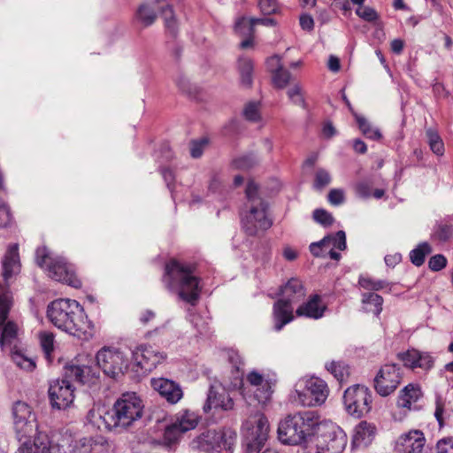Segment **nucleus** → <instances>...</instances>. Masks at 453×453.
Instances as JSON below:
<instances>
[{
  "instance_id": "obj_22",
  "label": "nucleus",
  "mask_w": 453,
  "mask_h": 453,
  "mask_svg": "<svg viewBox=\"0 0 453 453\" xmlns=\"http://www.w3.org/2000/svg\"><path fill=\"white\" fill-rule=\"evenodd\" d=\"M247 381L255 388L254 398L259 403H265L270 400L273 394V383L270 380H265L257 371H252L248 373Z\"/></svg>"
},
{
  "instance_id": "obj_49",
  "label": "nucleus",
  "mask_w": 453,
  "mask_h": 453,
  "mask_svg": "<svg viewBox=\"0 0 453 453\" xmlns=\"http://www.w3.org/2000/svg\"><path fill=\"white\" fill-rule=\"evenodd\" d=\"M356 14L362 19L367 22H373L379 19V14L375 11V9L367 6V5H360L356 10Z\"/></svg>"
},
{
  "instance_id": "obj_8",
  "label": "nucleus",
  "mask_w": 453,
  "mask_h": 453,
  "mask_svg": "<svg viewBox=\"0 0 453 453\" xmlns=\"http://www.w3.org/2000/svg\"><path fill=\"white\" fill-rule=\"evenodd\" d=\"M35 260L52 280L75 288L81 287V282L75 275L73 265L68 264L63 257L53 255L45 247H42L36 250Z\"/></svg>"
},
{
  "instance_id": "obj_21",
  "label": "nucleus",
  "mask_w": 453,
  "mask_h": 453,
  "mask_svg": "<svg viewBox=\"0 0 453 453\" xmlns=\"http://www.w3.org/2000/svg\"><path fill=\"white\" fill-rule=\"evenodd\" d=\"M152 388L170 403H178L183 396L180 386L175 381L166 378H152Z\"/></svg>"
},
{
  "instance_id": "obj_57",
  "label": "nucleus",
  "mask_w": 453,
  "mask_h": 453,
  "mask_svg": "<svg viewBox=\"0 0 453 453\" xmlns=\"http://www.w3.org/2000/svg\"><path fill=\"white\" fill-rule=\"evenodd\" d=\"M446 265L447 259L441 254L433 256L428 261V267L434 272L441 271L445 268Z\"/></svg>"
},
{
  "instance_id": "obj_41",
  "label": "nucleus",
  "mask_w": 453,
  "mask_h": 453,
  "mask_svg": "<svg viewBox=\"0 0 453 453\" xmlns=\"http://www.w3.org/2000/svg\"><path fill=\"white\" fill-rule=\"evenodd\" d=\"M11 354L12 361L19 368L26 371H33L35 367V363L31 358L24 356L23 353L19 349V347L13 350H8Z\"/></svg>"
},
{
  "instance_id": "obj_17",
  "label": "nucleus",
  "mask_w": 453,
  "mask_h": 453,
  "mask_svg": "<svg viewBox=\"0 0 453 453\" xmlns=\"http://www.w3.org/2000/svg\"><path fill=\"white\" fill-rule=\"evenodd\" d=\"M134 365L142 372H149L155 369L165 358L166 354L150 345H140L133 352Z\"/></svg>"
},
{
  "instance_id": "obj_13",
  "label": "nucleus",
  "mask_w": 453,
  "mask_h": 453,
  "mask_svg": "<svg viewBox=\"0 0 453 453\" xmlns=\"http://www.w3.org/2000/svg\"><path fill=\"white\" fill-rule=\"evenodd\" d=\"M12 425L19 441L29 439L37 432L36 415L31 406L22 401H17L12 406Z\"/></svg>"
},
{
  "instance_id": "obj_26",
  "label": "nucleus",
  "mask_w": 453,
  "mask_h": 453,
  "mask_svg": "<svg viewBox=\"0 0 453 453\" xmlns=\"http://www.w3.org/2000/svg\"><path fill=\"white\" fill-rule=\"evenodd\" d=\"M293 305L279 299L273 304V316L274 321V330L279 332L284 326L290 323L294 319Z\"/></svg>"
},
{
  "instance_id": "obj_46",
  "label": "nucleus",
  "mask_w": 453,
  "mask_h": 453,
  "mask_svg": "<svg viewBox=\"0 0 453 453\" xmlns=\"http://www.w3.org/2000/svg\"><path fill=\"white\" fill-rule=\"evenodd\" d=\"M418 355V350L416 349H411L403 352H399L397 354V358L403 362L405 367H408L411 370L417 368V357Z\"/></svg>"
},
{
  "instance_id": "obj_27",
  "label": "nucleus",
  "mask_w": 453,
  "mask_h": 453,
  "mask_svg": "<svg viewBox=\"0 0 453 453\" xmlns=\"http://www.w3.org/2000/svg\"><path fill=\"white\" fill-rule=\"evenodd\" d=\"M325 311L326 306L321 303L320 296L319 295H313L307 302L298 306L296 313L298 317L319 319L323 317Z\"/></svg>"
},
{
  "instance_id": "obj_45",
  "label": "nucleus",
  "mask_w": 453,
  "mask_h": 453,
  "mask_svg": "<svg viewBox=\"0 0 453 453\" xmlns=\"http://www.w3.org/2000/svg\"><path fill=\"white\" fill-rule=\"evenodd\" d=\"M12 305V293L8 290H4L0 293V326L4 325L5 322Z\"/></svg>"
},
{
  "instance_id": "obj_31",
  "label": "nucleus",
  "mask_w": 453,
  "mask_h": 453,
  "mask_svg": "<svg viewBox=\"0 0 453 453\" xmlns=\"http://www.w3.org/2000/svg\"><path fill=\"white\" fill-rule=\"evenodd\" d=\"M47 434L37 433L34 442L31 443L28 439L20 445L16 453H49L47 450Z\"/></svg>"
},
{
  "instance_id": "obj_16",
  "label": "nucleus",
  "mask_w": 453,
  "mask_h": 453,
  "mask_svg": "<svg viewBox=\"0 0 453 453\" xmlns=\"http://www.w3.org/2000/svg\"><path fill=\"white\" fill-rule=\"evenodd\" d=\"M324 432L317 442L318 453L326 450L329 453H342L347 445V435L334 424L324 425Z\"/></svg>"
},
{
  "instance_id": "obj_62",
  "label": "nucleus",
  "mask_w": 453,
  "mask_h": 453,
  "mask_svg": "<svg viewBox=\"0 0 453 453\" xmlns=\"http://www.w3.org/2000/svg\"><path fill=\"white\" fill-rule=\"evenodd\" d=\"M328 202L333 205H340L344 202V192L340 188H333L327 196Z\"/></svg>"
},
{
  "instance_id": "obj_11",
  "label": "nucleus",
  "mask_w": 453,
  "mask_h": 453,
  "mask_svg": "<svg viewBox=\"0 0 453 453\" xmlns=\"http://www.w3.org/2000/svg\"><path fill=\"white\" fill-rule=\"evenodd\" d=\"M157 11L162 14L166 30L172 35H175L178 28L177 21L172 5L165 0H151L150 3L142 4L136 12V18L144 27L150 26L156 20Z\"/></svg>"
},
{
  "instance_id": "obj_6",
  "label": "nucleus",
  "mask_w": 453,
  "mask_h": 453,
  "mask_svg": "<svg viewBox=\"0 0 453 453\" xmlns=\"http://www.w3.org/2000/svg\"><path fill=\"white\" fill-rule=\"evenodd\" d=\"M247 211L242 217V226L249 235H256L259 230H267L273 225L267 215L268 204L258 196V187L250 181L246 187Z\"/></svg>"
},
{
  "instance_id": "obj_24",
  "label": "nucleus",
  "mask_w": 453,
  "mask_h": 453,
  "mask_svg": "<svg viewBox=\"0 0 453 453\" xmlns=\"http://www.w3.org/2000/svg\"><path fill=\"white\" fill-rule=\"evenodd\" d=\"M3 277L7 283L20 272V261L18 244L9 246L2 260Z\"/></svg>"
},
{
  "instance_id": "obj_39",
  "label": "nucleus",
  "mask_w": 453,
  "mask_h": 453,
  "mask_svg": "<svg viewBox=\"0 0 453 453\" xmlns=\"http://www.w3.org/2000/svg\"><path fill=\"white\" fill-rule=\"evenodd\" d=\"M254 27L255 23L253 22V18L242 16L236 19L234 31L242 36H253Z\"/></svg>"
},
{
  "instance_id": "obj_53",
  "label": "nucleus",
  "mask_w": 453,
  "mask_h": 453,
  "mask_svg": "<svg viewBox=\"0 0 453 453\" xmlns=\"http://www.w3.org/2000/svg\"><path fill=\"white\" fill-rule=\"evenodd\" d=\"M243 115L249 121L257 122L260 119L259 103L250 102L243 110Z\"/></svg>"
},
{
  "instance_id": "obj_61",
  "label": "nucleus",
  "mask_w": 453,
  "mask_h": 453,
  "mask_svg": "<svg viewBox=\"0 0 453 453\" xmlns=\"http://www.w3.org/2000/svg\"><path fill=\"white\" fill-rule=\"evenodd\" d=\"M12 222L10 208L4 203H0V227H6Z\"/></svg>"
},
{
  "instance_id": "obj_23",
  "label": "nucleus",
  "mask_w": 453,
  "mask_h": 453,
  "mask_svg": "<svg viewBox=\"0 0 453 453\" xmlns=\"http://www.w3.org/2000/svg\"><path fill=\"white\" fill-rule=\"evenodd\" d=\"M423 397V392L418 384L410 383L400 390L397 397V406L406 411L417 410V403Z\"/></svg>"
},
{
  "instance_id": "obj_3",
  "label": "nucleus",
  "mask_w": 453,
  "mask_h": 453,
  "mask_svg": "<svg viewBox=\"0 0 453 453\" xmlns=\"http://www.w3.org/2000/svg\"><path fill=\"white\" fill-rule=\"evenodd\" d=\"M321 418L315 411H303L285 417L278 426L279 440L288 445L308 447L317 434Z\"/></svg>"
},
{
  "instance_id": "obj_59",
  "label": "nucleus",
  "mask_w": 453,
  "mask_h": 453,
  "mask_svg": "<svg viewBox=\"0 0 453 453\" xmlns=\"http://www.w3.org/2000/svg\"><path fill=\"white\" fill-rule=\"evenodd\" d=\"M327 238H323L319 242H312L310 244V251L314 257H325L323 254L324 251H326V242H327Z\"/></svg>"
},
{
  "instance_id": "obj_20",
  "label": "nucleus",
  "mask_w": 453,
  "mask_h": 453,
  "mask_svg": "<svg viewBox=\"0 0 453 453\" xmlns=\"http://www.w3.org/2000/svg\"><path fill=\"white\" fill-rule=\"evenodd\" d=\"M234 400L220 385H211L203 409L204 412H209L212 408L231 411L234 409Z\"/></svg>"
},
{
  "instance_id": "obj_55",
  "label": "nucleus",
  "mask_w": 453,
  "mask_h": 453,
  "mask_svg": "<svg viewBox=\"0 0 453 453\" xmlns=\"http://www.w3.org/2000/svg\"><path fill=\"white\" fill-rule=\"evenodd\" d=\"M313 219L316 222L324 226H331L334 223V218L332 214L324 209H316L313 211Z\"/></svg>"
},
{
  "instance_id": "obj_60",
  "label": "nucleus",
  "mask_w": 453,
  "mask_h": 453,
  "mask_svg": "<svg viewBox=\"0 0 453 453\" xmlns=\"http://www.w3.org/2000/svg\"><path fill=\"white\" fill-rule=\"evenodd\" d=\"M207 143L208 142L206 139L192 142L190 146V155L192 156V157H200L203 155V150Z\"/></svg>"
},
{
  "instance_id": "obj_36",
  "label": "nucleus",
  "mask_w": 453,
  "mask_h": 453,
  "mask_svg": "<svg viewBox=\"0 0 453 453\" xmlns=\"http://www.w3.org/2000/svg\"><path fill=\"white\" fill-rule=\"evenodd\" d=\"M430 150L437 156H442L445 151L444 143L438 132L434 128L426 130Z\"/></svg>"
},
{
  "instance_id": "obj_19",
  "label": "nucleus",
  "mask_w": 453,
  "mask_h": 453,
  "mask_svg": "<svg viewBox=\"0 0 453 453\" xmlns=\"http://www.w3.org/2000/svg\"><path fill=\"white\" fill-rule=\"evenodd\" d=\"M426 438L419 430L403 434L396 441L395 449L397 453H429L425 449Z\"/></svg>"
},
{
  "instance_id": "obj_9",
  "label": "nucleus",
  "mask_w": 453,
  "mask_h": 453,
  "mask_svg": "<svg viewBox=\"0 0 453 453\" xmlns=\"http://www.w3.org/2000/svg\"><path fill=\"white\" fill-rule=\"evenodd\" d=\"M237 434L232 428L206 430L193 439L191 446L206 453H232Z\"/></svg>"
},
{
  "instance_id": "obj_35",
  "label": "nucleus",
  "mask_w": 453,
  "mask_h": 453,
  "mask_svg": "<svg viewBox=\"0 0 453 453\" xmlns=\"http://www.w3.org/2000/svg\"><path fill=\"white\" fill-rule=\"evenodd\" d=\"M238 69L241 75V82L246 87L252 83L253 62L248 58H240L238 60Z\"/></svg>"
},
{
  "instance_id": "obj_30",
  "label": "nucleus",
  "mask_w": 453,
  "mask_h": 453,
  "mask_svg": "<svg viewBox=\"0 0 453 453\" xmlns=\"http://www.w3.org/2000/svg\"><path fill=\"white\" fill-rule=\"evenodd\" d=\"M172 422L185 434L196 427L199 422V416L193 411L185 410L179 411Z\"/></svg>"
},
{
  "instance_id": "obj_7",
  "label": "nucleus",
  "mask_w": 453,
  "mask_h": 453,
  "mask_svg": "<svg viewBox=\"0 0 453 453\" xmlns=\"http://www.w3.org/2000/svg\"><path fill=\"white\" fill-rule=\"evenodd\" d=\"M47 450L49 453H102L96 447H104L106 441L103 437L96 439L83 438L77 441L72 433L65 430L51 433L47 435Z\"/></svg>"
},
{
  "instance_id": "obj_52",
  "label": "nucleus",
  "mask_w": 453,
  "mask_h": 453,
  "mask_svg": "<svg viewBox=\"0 0 453 453\" xmlns=\"http://www.w3.org/2000/svg\"><path fill=\"white\" fill-rule=\"evenodd\" d=\"M417 368H420L426 372L431 370L434 365V357L428 352H422L418 350L417 357Z\"/></svg>"
},
{
  "instance_id": "obj_2",
  "label": "nucleus",
  "mask_w": 453,
  "mask_h": 453,
  "mask_svg": "<svg viewBox=\"0 0 453 453\" xmlns=\"http://www.w3.org/2000/svg\"><path fill=\"white\" fill-rule=\"evenodd\" d=\"M99 377L97 368L73 362L65 366V378L53 380L49 387V398L53 409L65 410L74 400V387L71 380L81 384H93Z\"/></svg>"
},
{
  "instance_id": "obj_15",
  "label": "nucleus",
  "mask_w": 453,
  "mask_h": 453,
  "mask_svg": "<svg viewBox=\"0 0 453 453\" xmlns=\"http://www.w3.org/2000/svg\"><path fill=\"white\" fill-rule=\"evenodd\" d=\"M403 380V370L395 363L385 364L374 377V389L381 396L391 395Z\"/></svg>"
},
{
  "instance_id": "obj_28",
  "label": "nucleus",
  "mask_w": 453,
  "mask_h": 453,
  "mask_svg": "<svg viewBox=\"0 0 453 453\" xmlns=\"http://www.w3.org/2000/svg\"><path fill=\"white\" fill-rule=\"evenodd\" d=\"M375 426L366 421H361L354 429L352 445L356 448L368 446L374 438Z\"/></svg>"
},
{
  "instance_id": "obj_1",
  "label": "nucleus",
  "mask_w": 453,
  "mask_h": 453,
  "mask_svg": "<svg viewBox=\"0 0 453 453\" xmlns=\"http://www.w3.org/2000/svg\"><path fill=\"white\" fill-rule=\"evenodd\" d=\"M47 317L56 327L74 337L88 340L93 335V324L75 300L60 298L52 301L48 305Z\"/></svg>"
},
{
  "instance_id": "obj_54",
  "label": "nucleus",
  "mask_w": 453,
  "mask_h": 453,
  "mask_svg": "<svg viewBox=\"0 0 453 453\" xmlns=\"http://www.w3.org/2000/svg\"><path fill=\"white\" fill-rule=\"evenodd\" d=\"M331 175L325 169H318L315 173L313 187L316 189H322L331 182Z\"/></svg>"
},
{
  "instance_id": "obj_56",
  "label": "nucleus",
  "mask_w": 453,
  "mask_h": 453,
  "mask_svg": "<svg viewBox=\"0 0 453 453\" xmlns=\"http://www.w3.org/2000/svg\"><path fill=\"white\" fill-rule=\"evenodd\" d=\"M258 7L265 15H271L278 10L277 0H258Z\"/></svg>"
},
{
  "instance_id": "obj_48",
  "label": "nucleus",
  "mask_w": 453,
  "mask_h": 453,
  "mask_svg": "<svg viewBox=\"0 0 453 453\" xmlns=\"http://www.w3.org/2000/svg\"><path fill=\"white\" fill-rule=\"evenodd\" d=\"M372 183L369 180H362L354 185L355 194L363 199L369 198L372 196Z\"/></svg>"
},
{
  "instance_id": "obj_14",
  "label": "nucleus",
  "mask_w": 453,
  "mask_h": 453,
  "mask_svg": "<svg viewBox=\"0 0 453 453\" xmlns=\"http://www.w3.org/2000/svg\"><path fill=\"white\" fill-rule=\"evenodd\" d=\"M372 396L368 388L354 385L348 388L343 395V403L347 412L355 417L361 418L372 409Z\"/></svg>"
},
{
  "instance_id": "obj_32",
  "label": "nucleus",
  "mask_w": 453,
  "mask_h": 453,
  "mask_svg": "<svg viewBox=\"0 0 453 453\" xmlns=\"http://www.w3.org/2000/svg\"><path fill=\"white\" fill-rule=\"evenodd\" d=\"M361 296L362 310L378 317L382 311V296L374 292H365Z\"/></svg>"
},
{
  "instance_id": "obj_4",
  "label": "nucleus",
  "mask_w": 453,
  "mask_h": 453,
  "mask_svg": "<svg viewBox=\"0 0 453 453\" xmlns=\"http://www.w3.org/2000/svg\"><path fill=\"white\" fill-rule=\"evenodd\" d=\"M163 281L170 291L191 305H195L200 297V279L193 274L190 265L170 261L165 265Z\"/></svg>"
},
{
  "instance_id": "obj_5",
  "label": "nucleus",
  "mask_w": 453,
  "mask_h": 453,
  "mask_svg": "<svg viewBox=\"0 0 453 453\" xmlns=\"http://www.w3.org/2000/svg\"><path fill=\"white\" fill-rule=\"evenodd\" d=\"M143 404L135 393L123 394L113 404L112 408L103 415L99 414V421H93L99 428L104 425L107 430L126 428L142 418Z\"/></svg>"
},
{
  "instance_id": "obj_37",
  "label": "nucleus",
  "mask_w": 453,
  "mask_h": 453,
  "mask_svg": "<svg viewBox=\"0 0 453 453\" xmlns=\"http://www.w3.org/2000/svg\"><path fill=\"white\" fill-rule=\"evenodd\" d=\"M431 252V246L428 242H424L410 252V259L414 265L420 266L424 264L426 256Z\"/></svg>"
},
{
  "instance_id": "obj_64",
  "label": "nucleus",
  "mask_w": 453,
  "mask_h": 453,
  "mask_svg": "<svg viewBox=\"0 0 453 453\" xmlns=\"http://www.w3.org/2000/svg\"><path fill=\"white\" fill-rule=\"evenodd\" d=\"M176 84L177 86L180 88V89L188 94V95H191L193 93V88H192V85L190 84L189 81L184 77V76H180L176 79Z\"/></svg>"
},
{
  "instance_id": "obj_10",
  "label": "nucleus",
  "mask_w": 453,
  "mask_h": 453,
  "mask_svg": "<svg viewBox=\"0 0 453 453\" xmlns=\"http://www.w3.org/2000/svg\"><path fill=\"white\" fill-rule=\"evenodd\" d=\"M242 433L247 446L246 453L260 452L268 438L269 422L267 418L260 412L250 416L242 424Z\"/></svg>"
},
{
  "instance_id": "obj_63",
  "label": "nucleus",
  "mask_w": 453,
  "mask_h": 453,
  "mask_svg": "<svg viewBox=\"0 0 453 453\" xmlns=\"http://www.w3.org/2000/svg\"><path fill=\"white\" fill-rule=\"evenodd\" d=\"M438 453H453V438L440 440L436 445Z\"/></svg>"
},
{
  "instance_id": "obj_33",
  "label": "nucleus",
  "mask_w": 453,
  "mask_h": 453,
  "mask_svg": "<svg viewBox=\"0 0 453 453\" xmlns=\"http://www.w3.org/2000/svg\"><path fill=\"white\" fill-rule=\"evenodd\" d=\"M184 434L172 422L165 426L162 437V442L165 446L172 449L180 441Z\"/></svg>"
},
{
  "instance_id": "obj_40",
  "label": "nucleus",
  "mask_w": 453,
  "mask_h": 453,
  "mask_svg": "<svg viewBox=\"0 0 453 453\" xmlns=\"http://www.w3.org/2000/svg\"><path fill=\"white\" fill-rule=\"evenodd\" d=\"M453 236V227L448 224H438L433 230L431 240L438 242H446Z\"/></svg>"
},
{
  "instance_id": "obj_42",
  "label": "nucleus",
  "mask_w": 453,
  "mask_h": 453,
  "mask_svg": "<svg viewBox=\"0 0 453 453\" xmlns=\"http://www.w3.org/2000/svg\"><path fill=\"white\" fill-rule=\"evenodd\" d=\"M324 238H327V242L325 243L327 250L330 249H337L339 250H344L347 247L346 244V234L344 231L340 230L335 234H331Z\"/></svg>"
},
{
  "instance_id": "obj_47",
  "label": "nucleus",
  "mask_w": 453,
  "mask_h": 453,
  "mask_svg": "<svg viewBox=\"0 0 453 453\" xmlns=\"http://www.w3.org/2000/svg\"><path fill=\"white\" fill-rule=\"evenodd\" d=\"M418 355V350L416 349H411L403 352H399L397 354V358L403 362L405 367H408L411 370L417 368V357Z\"/></svg>"
},
{
  "instance_id": "obj_25",
  "label": "nucleus",
  "mask_w": 453,
  "mask_h": 453,
  "mask_svg": "<svg viewBox=\"0 0 453 453\" xmlns=\"http://www.w3.org/2000/svg\"><path fill=\"white\" fill-rule=\"evenodd\" d=\"M281 300L294 305L303 301L306 296V290L302 281L296 278L290 279L280 288Z\"/></svg>"
},
{
  "instance_id": "obj_12",
  "label": "nucleus",
  "mask_w": 453,
  "mask_h": 453,
  "mask_svg": "<svg viewBox=\"0 0 453 453\" xmlns=\"http://www.w3.org/2000/svg\"><path fill=\"white\" fill-rule=\"evenodd\" d=\"M96 359L104 373L113 379L122 376L128 367L127 356L116 347H103L97 351Z\"/></svg>"
},
{
  "instance_id": "obj_50",
  "label": "nucleus",
  "mask_w": 453,
  "mask_h": 453,
  "mask_svg": "<svg viewBox=\"0 0 453 453\" xmlns=\"http://www.w3.org/2000/svg\"><path fill=\"white\" fill-rule=\"evenodd\" d=\"M39 338L42 349L49 358L54 349V334L50 332H42L40 334Z\"/></svg>"
},
{
  "instance_id": "obj_38",
  "label": "nucleus",
  "mask_w": 453,
  "mask_h": 453,
  "mask_svg": "<svg viewBox=\"0 0 453 453\" xmlns=\"http://www.w3.org/2000/svg\"><path fill=\"white\" fill-rule=\"evenodd\" d=\"M326 369L339 381H344L349 374V366L341 361L335 362L332 361L330 363L326 364Z\"/></svg>"
},
{
  "instance_id": "obj_43",
  "label": "nucleus",
  "mask_w": 453,
  "mask_h": 453,
  "mask_svg": "<svg viewBox=\"0 0 453 453\" xmlns=\"http://www.w3.org/2000/svg\"><path fill=\"white\" fill-rule=\"evenodd\" d=\"M273 83L277 88H284L291 80V73L284 67L276 68L272 73Z\"/></svg>"
},
{
  "instance_id": "obj_58",
  "label": "nucleus",
  "mask_w": 453,
  "mask_h": 453,
  "mask_svg": "<svg viewBox=\"0 0 453 453\" xmlns=\"http://www.w3.org/2000/svg\"><path fill=\"white\" fill-rule=\"evenodd\" d=\"M233 164L236 168L248 169L256 164V158L251 155L243 156L235 158Z\"/></svg>"
},
{
  "instance_id": "obj_29",
  "label": "nucleus",
  "mask_w": 453,
  "mask_h": 453,
  "mask_svg": "<svg viewBox=\"0 0 453 453\" xmlns=\"http://www.w3.org/2000/svg\"><path fill=\"white\" fill-rule=\"evenodd\" d=\"M19 343V328L14 322L8 321L2 327L0 347L3 351L7 352L17 349Z\"/></svg>"
},
{
  "instance_id": "obj_44",
  "label": "nucleus",
  "mask_w": 453,
  "mask_h": 453,
  "mask_svg": "<svg viewBox=\"0 0 453 453\" xmlns=\"http://www.w3.org/2000/svg\"><path fill=\"white\" fill-rule=\"evenodd\" d=\"M358 284L361 288L371 291H379L389 286V283L384 280H374L366 276H360Z\"/></svg>"
},
{
  "instance_id": "obj_34",
  "label": "nucleus",
  "mask_w": 453,
  "mask_h": 453,
  "mask_svg": "<svg viewBox=\"0 0 453 453\" xmlns=\"http://www.w3.org/2000/svg\"><path fill=\"white\" fill-rule=\"evenodd\" d=\"M354 116L358 125V128L366 138L374 141L381 138L382 135L380 131L378 128L373 127L365 117L357 113H355Z\"/></svg>"
},
{
  "instance_id": "obj_51",
  "label": "nucleus",
  "mask_w": 453,
  "mask_h": 453,
  "mask_svg": "<svg viewBox=\"0 0 453 453\" xmlns=\"http://www.w3.org/2000/svg\"><path fill=\"white\" fill-rule=\"evenodd\" d=\"M287 94L293 104L303 108H306V103L303 97V94L302 92L301 87L298 84H296L292 88H290L288 90Z\"/></svg>"
},
{
  "instance_id": "obj_18",
  "label": "nucleus",
  "mask_w": 453,
  "mask_h": 453,
  "mask_svg": "<svg viewBox=\"0 0 453 453\" xmlns=\"http://www.w3.org/2000/svg\"><path fill=\"white\" fill-rule=\"evenodd\" d=\"M306 393L299 394V399L303 405H320L328 396L326 383L319 377H311L305 382Z\"/></svg>"
}]
</instances>
